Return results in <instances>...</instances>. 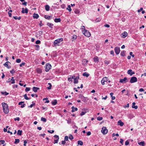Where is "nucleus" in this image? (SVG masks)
<instances>
[{"instance_id":"f257e3e1","label":"nucleus","mask_w":146,"mask_h":146,"mask_svg":"<svg viewBox=\"0 0 146 146\" xmlns=\"http://www.w3.org/2000/svg\"><path fill=\"white\" fill-rule=\"evenodd\" d=\"M2 105L4 112L6 114L8 113L9 112V110L8 108V105L4 102L2 103Z\"/></svg>"},{"instance_id":"f03ea898","label":"nucleus","mask_w":146,"mask_h":146,"mask_svg":"<svg viewBox=\"0 0 146 146\" xmlns=\"http://www.w3.org/2000/svg\"><path fill=\"white\" fill-rule=\"evenodd\" d=\"M82 33L86 36L87 37H89L91 35L90 33L87 30L84 29V30L82 31Z\"/></svg>"},{"instance_id":"7ed1b4c3","label":"nucleus","mask_w":146,"mask_h":146,"mask_svg":"<svg viewBox=\"0 0 146 146\" xmlns=\"http://www.w3.org/2000/svg\"><path fill=\"white\" fill-rule=\"evenodd\" d=\"M63 38H62L57 39L54 41V44L55 46L58 45L60 42L63 41Z\"/></svg>"},{"instance_id":"20e7f679","label":"nucleus","mask_w":146,"mask_h":146,"mask_svg":"<svg viewBox=\"0 0 146 146\" xmlns=\"http://www.w3.org/2000/svg\"><path fill=\"white\" fill-rule=\"evenodd\" d=\"M137 81V78L135 76H133L132 77L130 80V82L131 83H133Z\"/></svg>"},{"instance_id":"39448f33","label":"nucleus","mask_w":146,"mask_h":146,"mask_svg":"<svg viewBox=\"0 0 146 146\" xmlns=\"http://www.w3.org/2000/svg\"><path fill=\"white\" fill-rule=\"evenodd\" d=\"M51 66L49 63H47L46 64V67L45 68V71L48 72L49 70L51 68Z\"/></svg>"},{"instance_id":"423d86ee","label":"nucleus","mask_w":146,"mask_h":146,"mask_svg":"<svg viewBox=\"0 0 146 146\" xmlns=\"http://www.w3.org/2000/svg\"><path fill=\"white\" fill-rule=\"evenodd\" d=\"M108 131V130L106 127H103L102 128L101 132L103 134H106L107 133Z\"/></svg>"},{"instance_id":"0eeeda50","label":"nucleus","mask_w":146,"mask_h":146,"mask_svg":"<svg viewBox=\"0 0 146 146\" xmlns=\"http://www.w3.org/2000/svg\"><path fill=\"white\" fill-rule=\"evenodd\" d=\"M115 51L116 54H118L120 52V48L118 46H117L115 48Z\"/></svg>"},{"instance_id":"6e6552de","label":"nucleus","mask_w":146,"mask_h":146,"mask_svg":"<svg viewBox=\"0 0 146 146\" xmlns=\"http://www.w3.org/2000/svg\"><path fill=\"white\" fill-rule=\"evenodd\" d=\"M107 78L106 77H104L101 80V82L102 84L103 85H104L105 84V82L107 81Z\"/></svg>"},{"instance_id":"1a4fd4ad","label":"nucleus","mask_w":146,"mask_h":146,"mask_svg":"<svg viewBox=\"0 0 146 146\" xmlns=\"http://www.w3.org/2000/svg\"><path fill=\"white\" fill-rule=\"evenodd\" d=\"M127 80V78L126 77H125L123 79H121L119 80V82L122 83H125Z\"/></svg>"},{"instance_id":"9d476101","label":"nucleus","mask_w":146,"mask_h":146,"mask_svg":"<svg viewBox=\"0 0 146 146\" xmlns=\"http://www.w3.org/2000/svg\"><path fill=\"white\" fill-rule=\"evenodd\" d=\"M127 73L128 74H129L130 76H132L133 74H134L135 73L133 71L131 70H129L127 71Z\"/></svg>"},{"instance_id":"9b49d317","label":"nucleus","mask_w":146,"mask_h":146,"mask_svg":"<svg viewBox=\"0 0 146 146\" xmlns=\"http://www.w3.org/2000/svg\"><path fill=\"white\" fill-rule=\"evenodd\" d=\"M79 78V76H77L74 78V84H77L78 82V80Z\"/></svg>"},{"instance_id":"f8f14e48","label":"nucleus","mask_w":146,"mask_h":146,"mask_svg":"<svg viewBox=\"0 0 146 146\" xmlns=\"http://www.w3.org/2000/svg\"><path fill=\"white\" fill-rule=\"evenodd\" d=\"M121 35L123 38H125L127 35V32L125 31L121 34Z\"/></svg>"},{"instance_id":"ddd939ff","label":"nucleus","mask_w":146,"mask_h":146,"mask_svg":"<svg viewBox=\"0 0 146 146\" xmlns=\"http://www.w3.org/2000/svg\"><path fill=\"white\" fill-rule=\"evenodd\" d=\"M24 102H21L19 103V105H21V108H23L25 106V104H24Z\"/></svg>"},{"instance_id":"4468645a","label":"nucleus","mask_w":146,"mask_h":146,"mask_svg":"<svg viewBox=\"0 0 146 146\" xmlns=\"http://www.w3.org/2000/svg\"><path fill=\"white\" fill-rule=\"evenodd\" d=\"M22 13H27L28 12V9L27 8H26L24 10V8H22Z\"/></svg>"},{"instance_id":"2eb2a0df","label":"nucleus","mask_w":146,"mask_h":146,"mask_svg":"<svg viewBox=\"0 0 146 146\" xmlns=\"http://www.w3.org/2000/svg\"><path fill=\"white\" fill-rule=\"evenodd\" d=\"M117 124L118 125H120L121 126H122L124 124V123L123 122H122L121 120H119L118 121Z\"/></svg>"},{"instance_id":"dca6fc26","label":"nucleus","mask_w":146,"mask_h":146,"mask_svg":"<svg viewBox=\"0 0 146 146\" xmlns=\"http://www.w3.org/2000/svg\"><path fill=\"white\" fill-rule=\"evenodd\" d=\"M39 89V88L35 87H33V90L35 92H37V90H38Z\"/></svg>"},{"instance_id":"f3484780","label":"nucleus","mask_w":146,"mask_h":146,"mask_svg":"<svg viewBox=\"0 0 146 146\" xmlns=\"http://www.w3.org/2000/svg\"><path fill=\"white\" fill-rule=\"evenodd\" d=\"M33 17L34 19H38L39 17V15L38 14L34 13L33 15Z\"/></svg>"},{"instance_id":"a211bd4d","label":"nucleus","mask_w":146,"mask_h":146,"mask_svg":"<svg viewBox=\"0 0 146 146\" xmlns=\"http://www.w3.org/2000/svg\"><path fill=\"white\" fill-rule=\"evenodd\" d=\"M82 62H83V64L84 65H86L88 62V60L85 59H83L82 60Z\"/></svg>"},{"instance_id":"6ab92c4d","label":"nucleus","mask_w":146,"mask_h":146,"mask_svg":"<svg viewBox=\"0 0 146 146\" xmlns=\"http://www.w3.org/2000/svg\"><path fill=\"white\" fill-rule=\"evenodd\" d=\"M94 60L95 62H98L99 61L98 58L97 56H95L94 58Z\"/></svg>"},{"instance_id":"aec40b11","label":"nucleus","mask_w":146,"mask_h":146,"mask_svg":"<svg viewBox=\"0 0 146 146\" xmlns=\"http://www.w3.org/2000/svg\"><path fill=\"white\" fill-rule=\"evenodd\" d=\"M135 102L133 103L132 108L135 109H137L138 108V106H135Z\"/></svg>"},{"instance_id":"412c9836","label":"nucleus","mask_w":146,"mask_h":146,"mask_svg":"<svg viewBox=\"0 0 146 146\" xmlns=\"http://www.w3.org/2000/svg\"><path fill=\"white\" fill-rule=\"evenodd\" d=\"M72 112H73L75 111H77L78 110V108H75L74 106H72Z\"/></svg>"},{"instance_id":"4be33fe9","label":"nucleus","mask_w":146,"mask_h":146,"mask_svg":"<svg viewBox=\"0 0 146 146\" xmlns=\"http://www.w3.org/2000/svg\"><path fill=\"white\" fill-rule=\"evenodd\" d=\"M77 38V36L76 35H73L72 38V41L73 42Z\"/></svg>"},{"instance_id":"5701e85b","label":"nucleus","mask_w":146,"mask_h":146,"mask_svg":"<svg viewBox=\"0 0 146 146\" xmlns=\"http://www.w3.org/2000/svg\"><path fill=\"white\" fill-rule=\"evenodd\" d=\"M54 21L56 23L59 22L61 21V19L60 18H55L54 20Z\"/></svg>"},{"instance_id":"b1692460","label":"nucleus","mask_w":146,"mask_h":146,"mask_svg":"<svg viewBox=\"0 0 146 146\" xmlns=\"http://www.w3.org/2000/svg\"><path fill=\"white\" fill-rule=\"evenodd\" d=\"M113 93L112 92H111L110 94V95L111 98V99L112 100H115V96H113Z\"/></svg>"},{"instance_id":"393cba45","label":"nucleus","mask_w":146,"mask_h":146,"mask_svg":"<svg viewBox=\"0 0 146 146\" xmlns=\"http://www.w3.org/2000/svg\"><path fill=\"white\" fill-rule=\"evenodd\" d=\"M57 103V101L56 100H55L52 102V104L53 105H55Z\"/></svg>"},{"instance_id":"a878e982","label":"nucleus","mask_w":146,"mask_h":146,"mask_svg":"<svg viewBox=\"0 0 146 146\" xmlns=\"http://www.w3.org/2000/svg\"><path fill=\"white\" fill-rule=\"evenodd\" d=\"M45 9L46 11H48L50 9V7L48 5H46L45 6Z\"/></svg>"},{"instance_id":"bb28decb","label":"nucleus","mask_w":146,"mask_h":146,"mask_svg":"<svg viewBox=\"0 0 146 146\" xmlns=\"http://www.w3.org/2000/svg\"><path fill=\"white\" fill-rule=\"evenodd\" d=\"M8 62H6L5 64H4V65L5 66L7 67L8 68H10V67H9L8 65Z\"/></svg>"},{"instance_id":"cd10ccee","label":"nucleus","mask_w":146,"mask_h":146,"mask_svg":"<svg viewBox=\"0 0 146 146\" xmlns=\"http://www.w3.org/2000/svg\"><path fill=\"white\" fill-rule=\"evenodd\" d=\"M138 144L139 145L142 146H144V145H145L144 141H141V142H140L139 143H138Z\"/></svg>"},{"instance_id":"c85d7f7f","label":"nucleus","mask_w":146,"mask_h":146,"mask_svg":"<svg viewBox=\"0 0 146 146\" xmlns=\"http://www.w3.org/2000/svg\"><path fill=\"white\" fill-rule=\"evenodd\" d=\"M82 75L84 76H85L86 77H88L89 76V74L87 73L86 72H85L83 73Z\"/></svg>"},{"instance_id":"c756f323","label":"nucleus","mask_w":146,"mask_h":146,"mask_svg":"<svg viewBox=\"0 0 146 146\" xmlns=\"http://www.w3.org/2000/svg\"><path fill=\"white\" fill-rule=\"evenodd\" d=\"M78 145H83V143L80 140H79L78 141Z\"/></svg>"},{"instance_id":"7c9ffc66","label":"nucleus","mask_w":146,"mask_h":146,"mask_svg":"<svg viewBox=\"0 0 146 146\" xmlns=\"http://www.w3.org/2000/svg\"><path fill=\"white\" fill-rule=\"evenodd\" d=\"M11 79V83L12 84H14L15 83V80L14 79V78L13 77H12Z\"/></svg>"},{"instance_id":"2f4dec72","label":"nucleus","mask_w":146,"mask_h":146,"mask_svg":"<svg viewBox=\"0 0 146 146\" xmlns=\"http://www.w3.org/2000/svg\"><path fill=\"white\" fill-rule=\"evenodd\" d=\"M20 141V140L19 139H15V141L14 142L15 143L17 144L18 143H19Z\"/></svg>"},{"instance_id":"473e14b6","label":"nucleus","mask_w":146,"mask_h":146,"mask_svg":"<svg viewBox=\"0 0 146 146\" xmlns=\"http://www.w3.org/2000/svg\"><path fill=\"white\" fill-rule=\"evenodd\" d=\"M22 131L18 130L17 132V134L21 135L22 134Z\"/></svg>"},{"instance_id":"72a5a7b5","label":"nucleus","mask_w":146,"mask_h":146,"mask_svg":"<svg viewBox=\"0 0 146 146\" xmlns=\"http://www.w3.org/2000/svg\"><path fill=\"white\" fill-rule=\"evenodd\" d=\"M73 78V76H70V77H69L68 79V80L69 82H70L72 81V79Z\"/></svg>"},{"instance_id":"f704fd0d","label":"nucleus","mask_w":146,"mask_h":146,"mask_svg":"<svg viewBox=\"0 0 146 146\" xmlns=\"http://www.w3.org/2000/svg\"><path fill=\"white\" fill-rule=\"evenodd\" d=\"M67 9L70 12L72 11V9H71V7L70 5H68V7L67 8Z\"/></svg>"},{"instance_id":"c9c22d12","label":"nucleus","mask_w":146,"mask_h":146,"mask_svg":"<svg viewBox=\"0 0 146 146\" xmlns=\"http://www.w3.org/2000/svg\"><path fill=\"white\" fill-rule=\"evenodd\" d=\"M41 120L44 122H46V119L44 117H42Z\"/></svg>"},{"instance_id":"e433bc0d","label":"nucleus","mask_w":146,"mask_h":146,"mask_svg":"<svg viewBox=\"0 0 146 146\" xmlns=\"http://www.w3.org/2000/svg\"><path fill=\"white\" fill-rule=\"evenodd\" d=\"M47 25L48 26H49L50 27H52V26H53V24L51 23H47Z\"/></svg>"},{"instance_id":"4c0bfd02","label":"nucleus","mask_w":146,"mask_h":146,"mask_svg":"<svg viewBox=\"0 0 146 146\" xmlns=\"http://www.w3.org/2000/svg\"><path fill=\"white\" fill-rule=\"evenodd\" d=\"M54 137L56 139V140H58L59 139V137L58 135H55L54 136Z\"/></svg>"},{"instance_id":"58836bf2","label":"nucleus","mask_w":146,"mask_h":146,"mask_svg":"<svg viewBox=\"0 0 146 146\" xmlns=\"http://www.w3.org/2000/svg\"><path fill=\"white\" fill-rule=\"evenodd\" d=\"M48 84L49 85V87H47V88L49 90L51 89L52 87V85L51 84L49 83H48Z\"/></svg>"},{"instance_id":"ea45409f","label":"nucleus","mask_w":146,"mask_h":146,"mask_svg":"<svg viewBox=\"0 0 146 146\" xmlns=\"http://www.w3.org/2000/svg\"><path fill=\"white\" fill-rule=\"evenodd\" d=\"M24 97L27 100H28L29 99L28 98L27 96V95L26 94H25L24 95Z\"/></svg>"},{"instance_id":"a19ab883","label":"nucleus","mask_w":146,"mask_h":146,"mask_svg":"<svg viewBox=\"0 0 146 146\" xmlns=\"http://www.w3.org/2000/svg\"><path fill=\"white\" fill-rule=\"evenodd\" d=\"M125 52V51H123L121 52V54L122 56H124V53Z\"/></svg>"},{"instance_id":"79ce46f5","label":"nucleus","mask_w":146,"mask_h":146,"mask_svg":"<svg viewBox=\"0 0 146 146\" xmlns=\"http://www.w3.org/2000/svg\"><path fill=\"white\" fill-rule=\"evenodd\" d=\"M21 60L20 59H17L16 60V62L17 63H19L21 62Z\"/></svg>"},{"instance_id":"37998d69","label":"nucleus","mask_w":146,"mask_h":146,"mask_svg":"<svg viewBox=\"0 0 146 146\" xmlns=\"http://www.w3.org/2000/svg\"><path fill=\"white\" fill-rule=\"evenodd\" d=\"M86 112H84V111H82L80 114V115L81 116H82L84 115L85 113H86Z\"/></svg>"},{"instance_id":"c03bdc74","label":"nucleus","mask_w":146,"mask_h":146,"mask_svg":"<svg viewBox=\"0 0 146 146\" xmlns=\"http://www.w3.org/2000/svg\"><path fill=\"white\" fill-rule=\"evenodd\" d=\"M103 119V118L102 117H97V120H99V121H100V120H101L102 119Z\"/></svg>"},{"instance_id":"a18cd8bd","label":"nucleus","mask_w":146,"mask_h":146,"mask_svg":"<svg viewBox=\"0 0 146 146\" xmlns=\"http://www.w3.org/2000/svg\"><path fill=\"white\" fill-rule=\"evenodd\" d=\"M104 63L105 64H108L110 63V61H108L106 60H105L104 61Z\"/></svg>"},{"instance_id":"49530a36","label":"nucleus","mask_w":146,"mask_h":146,"mask_svg":"<svg viewBox=\"0 0 146 146\" xmlns=\"http://www.w3.org/2000/svg\"><path fill=\"white\" fill-rule=\"evenodd\" d=\"M32 103H33V102H32ZM35 105V103L32 104H31L29 106V107H30L31 108H32L33 106H34Z\"/></svg>"},{"instance_id":"de8ad7c7","label":"nucleus","mask_w":146,"mask_h":146,"mask_svg":"<svg viewBox=\"0 0 146 146\" xmlns=\"http://www.w3.org/2000/svg\"><path fill=\"white\" fill-rule=\"evenodd\" d=\"M129 143V141H128V140H127L126 141H125V145H128Z\"/></svg>"},{"instance_id":"09e8293b","label":"nucleus","mask_w":146,"mask_h":146,"mask_svg":"<svg viewBox=\"0 0 146 146\" xmlns=\"http://www.w3.org/2000/svg\"><path fill=\"white\" fill-rule=\"evenodd\" d=\"M69 138L70 140H72L74 139V137L72 135H70L69 136Z\"/></svg>"},{"instance_id":"8fccbe9b","label":"nucleus","mask_w":146,"mask_h":146,"mask_svg":"<svg viewBox=\"0 0 146 146\" xmlns=\"http://www.w3.org/2000/svg\"><path fill=\"white\" fill-rule=\"evenodd\" d=\"M30 88L27 87L25 89V91L26 92L29 91L30 90Z\"/></svg>"},{"instance_id":"3c124183","label":"nucleus","mask_w":146,"mask_h":146,"mask_svg":"<svg viewBox=\"0 0 146 146\" xmlns=\"http://www.w3.org/2000/svg\"><path fill=\"white\" fill-rule=\"evenodd\" d=\"M50 16L46 15H45L44 18L46 19H50Z\"/></svg>"},{"instance_id":"603ef678","label":"nucleus","mask_w":146,"mask_h":146,"mask_svg":"<svg viewBox=\"0 0 146 146\" xmlns=\"http://www.w3.org/2000/svg\"><path fill=\"white\" fill-rule=\"evenodd\" d=\"M68 137L67 136H66L64 137V140L65 141H67L68 140Z\"/></svg>"},{"instance_id":"864d4df0","label":"nucleus","mask_w":146,"mask_h":146,"mask_svg":"<svg viewBox=\"0 0 146 146\" xmlns=\"http://www.w3.org/2000/svg\"><path fill=\"white\" fill-rule=\"evenodd\" d=\"M48 131L49 133H52L54 132V131L53 130L51 131L48 130Z\"/></svg>"},{"instance_id":"5fc2aeb1","label":"nucleus","mask_w":146,"mask_h":146,"mask_svg":"<svg viewBox=\"0 0 146 146\" xmlns=\"http://www.w3.org/2000/svg\"><path fill=\"white\" fill-rule=\"evenodd\" d=\"M10 72L11 74H13L15 72V71L13 69L10 71Z\"/></svg>"},{"instance_id":"6e6d98bb","label":"nucleus","mask_w":146,"mask_h":146,"mask_svg":"<svg viewBox=\"0 0 146 146\" xmlns=\"http://www.w3.org/2000/svg\"><path fill=\"white\" fill-rule=\"evenodd\" d=\"M25 64V62H22L20 64V66L22 67L23 66H24Z\"/></svg>"},{"instance_id":"4d7b16f0","label":"nucleus","mask_w":146,"mask_h":146,"mask_svg":"<svg viewBox=\"0 0 146 146\" xmlns=\"http://www.w3.org/2000/svg\"><path fill=\"white\" fill-rule=\"evenodd\" d=\"M120 142L121 144L122 145H123V140L122 139H120Z\"/></svg>"},{"instance_id":"13d9d810","label":"nucleus","mask_w":146,"mask_h":146,"mask_svg":"<svg viewBox=\"0 0 146 146\" xmlns=\"http://www.w3.org/2000/svg\"><path fill=\"white\" fill-rule=\"evenodd\" d=\"M74 12L76 14H78L79 13V11L78 10H76L74 11Z\"/></svg>"},{"instance_id":"bf43d9fd","label":"nucleus","mask_w":146,"mask_h":146,"mask_svg":"<svg viewBox=\"0 0 146 146\" xmlns=\"http://www.w3.org/2000/svg\"><path fill=\"white\" fill-rule=\"evenodd\" d=\"M19 120H20V118L19 117H17L16 118H15L14 119V120L15 121L16 120L19 121Z\"/></svg>"},{"instance_id":"052dcab7","label":"nucleus","mask_w":146,"mask_h":146,"mask_svg":"<svg viewBox=\"0 0 146 146\" xmlns=\"http://www.w3.org/2000/svg\"><path fill=\"white\" fill-rule=\"evenodd\" d=\"M110 54L111 55H112L113 56L114 55V52L113 50H112L111 51H110Z\"/></svg>"},{"instance_id":"680f3d73","label":"nucleus","mask_w":146,"mask_h":146,"mask_svg":"<svg viewBox=\"0 0 146 146\" xmlns=\"http://www.w3.org/2000/svg\"><path fill=\"white\" fill-rule=\"evenodd\" d=\"M0 142H1V143L2 144H4V143L5 142V141L4 140H2L0 141Z\"/></svg>"},{"instance_id":"e2e57ef3","label":"nucleus","mask_w":146,"mask_h":146,"mask_svg":"<svg viewBox=\"0 0 146 146\" xmlns=\"http://www.w3.org/2000/svg\"><path fill=\"white\" fill-rule=\"evenodd\" d=\"M66 142L64 140V141H62L61 142V144H63V145H64L65 144Z\"/></svg>"},{"instance_id":"0e129e2a","label":"nucleus","mask_w":146,"mask_h":146,"mask_svg":"<svg viewBox=\"0 0 146 146\" xmlns=\"http://www.w3.org/2000/svg\"><path fill=\"white\" fill-rule=\"evenodd\" d=\"M104 26L107 27H110V25L107 24H105Z\"/></svg>"},{"instance_id":"69168bd1","label":"nucleus","mask_w":146,"mask_h":146,"mask_svg":"<svg viewBox=\"0 0 146 146\" xmlns=\"http://www.w3.org/2000/svg\"><path fill=\"white\" fill-rule=\"evenodd\" d=\"M40 40H37L36 41V44H39L40 43Z\"/></svg>"},{"instance_id":"338daca9","label":"nucleus","mask_w":146,"mask_h":146,"mask_svg":"<svg viewBox=\"0 0 146 146\" xmlns=\"http://www.w3.org/2000/svg\"><path fill=\"white\" fill-rule=\"evenodd\" d=\"M91 134V132L90 131H88L87 133V135L88 136H89Z\"/></svg>"},{"instance_id":"774afa93","label":"nucleus","mask_w":146,"mask_h":146,"mask_svg":"<svg viewBox=\"0 0 146 146\" xmlns=\"http://www.w3.org/2000/svg\"><path fill=\"white\" fill-rule=\"evenodd\" d=\"M37 72H38L39 73H40L42 72L41 70L39 69H38L37 70Z\"/></svg>"}]
</instances>
